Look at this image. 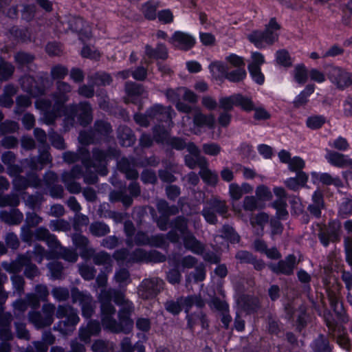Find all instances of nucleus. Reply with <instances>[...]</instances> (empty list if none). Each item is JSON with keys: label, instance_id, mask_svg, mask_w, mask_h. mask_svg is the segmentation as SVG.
<instances>
[{"label": "nucleus", "instance_id": "obj_1", "mask_svg": "<svg viewBox=\"0 0 352 352\" xmlns=\"http://www.w3.org/2000/svg\"><path fill=\"white\" fill-rule=\"evenodd\" d=\"M324 72L316 68H311L309 72V78L311 81L321 84L326 81L327 78L336 88H352V72L342 67L333 63H326L323 65Z\"/></svg>", "mask_w": 352, "mask_h": 352}, {"label": "nucleus", "instance_id": "obj_2", "mask_svg": "<svg viewBox=\"0 0 352 352\" xmlns=\"http://www.w3.org/2000/svg\"><path fill=\"white\" fill-rule=\"evenodd\" d=\"M281 25L275 16L271 17L263 30H254L247 36L250 43L258 50L266 49L273 45L279 38L278 32Z\"/></svg>", "mask_w": 352, "mask_h": 352}, {"label": "nucleus", "instance_id": "obj_3", "mask_svg": "<svg viewBox=\"0 0 352 352\" xmlns=\"http://www.w3.org/2000/svg\"><path fill=\"white\" fill-rule=\"evenodd\" d=\"M52 100L38 98L35 104L37 108L45 111L44 120L47 124L54 123L61 112H64L65 103L68 100L66 92L63 89H56L52 94Z\"/></svg>", "mask_w": 352, "mask_h": 352}, {"label": "nucleus", "instance_id": "obj_4", "mask_svg": "<svg viewBox=\"0 0 352 352\" xmlns=\"http://www.w3.org/2000/svg\"><path fill=\"white\" fill-rule=\"evenodd\" d=\"M64 116L65 127L67 129H69L76 123L85 127L93 120L92 109L88 102L65 106Z\"/></svg>", "mask_w": 352, "mask_h": 352}, {"label": "nucleus", "instance_id": "obj_5", "mask_svg": "<svg viewBox=\"0 0 352 352\" xmlns=\"http://www.w3.org/2000/svg\"><path fill=\"white\" fill-rule=\"evenodd\" d=\"M34 235L38 241H45L52 251L56 252L59 258L70 263L77 261L78 258L77 252L74 250L62 246L57 237L52 234L47 228L45 227L36 228Z\"/></svg>", "mask_w": 352, "mask_h": 352}, {"label": "nucleus", "instance_id": "obj_6", "mask_svg": "<svg viewBox=\"0 0 352 352\" xmlns=\"http://www.w3.org/2000/svg\"><path fill=\"white\" fill-rule=\"evenodd\" d=\"M92 157H90L89 153L86 157L82 159V164L86 169L94 168L96 172L101 175L107 174V164L109 159L117 158L120 155L119 151L114 147H109L104 151L99 148L92 149Z\"/></svg>", "mask_w": 352, "mask_h": 352}, {"label": "nucleus", "instance_id": "obj_7", "mask_svg": "<svg viewBox=\"0 0 352 352\" xmlns=\"http://www.w3.org/2000/svg\"><path fill=\"white\" fill-rule=\"evenodd\" d=\"M54 314L60 319L54 329L63 335L72 333L80 321L78 310L70 305H59Z\"/></svg>", "mask_w": 352, "mask_h": 352}, {"label": "nucleus", "instance_id": "obj_8", "mask_svg": "<svg viewBox=\"0 0 352 352\" xmlns=\"http://www.w3.org/2000/svg\"><path fill=\"white\" fill-rule=\"evenodd\" d=\"M56 306L50 302L43 304L41 311H32L28 314L29 321L36 329L50 327L54 322Z\"/></svg>", "mask_w": 352, "mask_h": 352}, {"label": "nucleus", "instance_id": "obj_9", "mask_svg": "<svg viewBox=\"0 0 352 352\" xmlns=\"http://www.w3.org/2000/svg\"><path fill=\"white\" fill-rule=\"evenodd\" d=\"M72 302H78L81 306V311L83 317L90 318L95 312L96 307V301L93 297L87 293L80 291L74 287L71 289Z\"/></svg>", "mask_w": 352, "mask_h": 352}, {"label": "nucleus", "instance_id": "obj_10", "mask_svg": "<svg viewBox=\"0 0 352 352\" xmlns=\"http://www.w3.org/2000/svg\"><path fill=\"white\" fill-rule=\"evenodd\" d=\"M164 285V281L157 277L145 278L138 287V296L144 300L153 298L163 289Z\"/></svg>", "mask_w": 352, "mask_h": 352}, {"label": "nucleus", "instance_id": "obj_11", "mask_svg": "<svg viewBox=\"0 0 352 352\" xmlns=\"http://www.w3.org/2000/svg\"><path fill=\"white\" fill-rule=\"evenodd\" d=\"M219 107L225 112L233 109L234 106L241 107L244 111H250L254 109L252 100L241 94H234L228 97H223L219 100Z\"/></svg>", "mask_w": 352, "mask_h": 352}, {"label": "nucleus", "instance_id": "obj_12", "mask_svg": "<svg viewBox=\"0 0 352 352\" xmlns=\"http://www.w3.org/2000/svg\"><path fill=\"white\" fill-rule=\"evenodd\" d=\"M166 257L158 251L151 250L146 251L142 248H136L130 253L128 263H161L165 261Z\"/></svg>", "mask_w": 352, "mask_h": 352}, {"label": "nucleus", "instance_id": "obj_13", "mask_svg": "<svg viewBox=\"0 0 352 352\" xmlns=\"http://www.w3.org/2000/svg\"><path fill=\"white\" fill-rule=\"evenodd\" d=\"M101 322L103 328L113 333H124V329L120 321L113 318L116 313V308L113 305H107L104 307H100Z\"/></svg>", "mask_w": 352, "mask_h": 352}, {"label": "nucleus", "instance_id": "obj_14", "mask_svg": "<svg viewBox=\"0 0 352 352\" xmlns=\"http://www.w3.org/2000/svg\"><path fill=\"white\" fill-rule=\"evenodd\" d=\"M317 227L319 230L318 237L324 246H327L330 241L336 242L339 240L340 223L338 221H331L328 226L317 224Z\"/></svg>", "mask_w": 352, "mask_h": 352}, {"label": "nucleus", "instance_id": "obj_15", "mask_svg": "<svg viewBox=\"0 0 352 352\" xmlns=\"http://www.w3.org/2000/svg\"><path fill=\"white\" fill-rule=\"evenodd\" d=\"M177 49L188 52L192 50L196 43V38L190 33L177 30L172 34L170 41Z\"/></svg>", "mask_w": 352, "mask_h": 352}, {"label": "nucleus", "instance_id": "obj_16", "mask_svg": "<svg viewBox=\"0 0 352 352\" xmlns=\"http://www.w3.org/2000/svg\"><path fill=\"white\" fill-rule=\"evenodd\" d=\"M188 151L189 154L185 155L184 162L188 168L194 169L199 166L200 169H203L205 166H208V163L206 158L201 155L200 150L194 142H190Z\"/></svg>", "mask_w": 352, "mask_h": 352}, {"label": "nucleus", "instance_id": "obj_17", "mask_svg": "<svg viewBox=\"0 0 352 352\" xmlns=\"http://www.w3.org/2000/svg\"><path fill=\"white\" fill-rule=\"evenodd\" d=\"M98 298L99 302L100 303V307H104L107 305H113L111 303L112 299L113 300L114 302L119 306L129 300L126 298L123 292L111 288L108 289H101Z\"/></svg>", "mask_w": 352, "mask_h": 352}, {"label": "nucleus", "instance_id": "obj_18", "mask_svg": "<svg viewBox=\"0 0 352 352\" xmlns=\"http://www.w3.org/2000/svg\"><path fill=\"white\" fill-rule=\"evenodd\" d=\"M87 85H82L78 88H94V87L109 86L113 82V77L111 74L98 70L87 76Z\"/></svg>", "mask_w": 352, "mask_h": 352}, {"label": "nucleus", "instance_id": "obj_19", "mask_svg": "<svg viewBox=\"0 0 352 352\" xmlns=\"http://www.w3.org/2000/svg\"><path fill=\"white\" fill-rule=\"evenodd\" d=\"M69 30L78 34L79 40L84 41L89 39L91 32L86 25V21L80 16H73L68 22Z\"/></svg>", "mask_w": 352, "mask_h": 352}, {"label": "nucleus", "instance_id": "obj_20", "mask_svg": "<svg viewBox=\"0 0 352 352\" xmlns=\"http://www.w3.org/2000/svg\"><path fill=\"white\" fill-rule=\"evenodd\" d=\"M172 113L174 114L171 107H164L161 104H156L147 110V116L151 120H156L158 122H172Z\"/></svg>", "mask_w": 352, "mask_h": 352}, {"label": "nucleus", "instance_id": "obj_21", "mask_svg": "<svg viewBox=\"0 0 352 352\" xmlns=\"http://www.w3.org/2000/svg\"><path fill=\"white\" fill-rule=\"evenodd\" d=\"M296 264V256L290 254L285 260L280 261L277 264H270L269 267L276 274H282L289 276L293 274Z\"/></svg>", "mask_w": 352, "mask_h": 352}, {"label": "nucleus", "instance_id": "obj_22", "mask_svg": "<svg viewBox=\"0 0 352 352\" xmlns=\"http://www.w3.org/2000/svg\"><path fill=\"white\" fill-rule=\"evenodd\" d=\"M208 69L213 80L221 85L226 80L228 67L221 60L212 61L208 65Z\"/></svg>", "mask_w": 352, "mask_h": 352}, {"label": "nucleus", "instance_id": "obj_23", "mask_svg": "<svg viewBox=\"0 0 352 352\" xmlns=\"http://www.w3.org/2000/svg\"><path fill=\"white\" fill-rule=\"evenodd\" d=\"M192 121L194 126L198 128L207 127L212 129L215 126L214 116L212 113H203L199 107H195L193 110Z\"/></svg>", "mask_w": 352, "mask_h": 352}, {"label": "nucleus", "instance_id": "obj_24", "mask_svg": "<svg viewBox=\"0 0 352 352\" xmlns=\"http://www.w3.org/2000/svg\"><path fill=\"white\" fill-rule=\"evenodd\" d=\"M13 316L10 312L0 313V340L10 342L14 336L11 331V323Z\"/></svg>", "mask_w": 352, "mask_h": 352}, {"label": "nucleus", "instance_id": "obj_25", "mask_svg": "<svg viewBox=\"0 0 352 352\" xmlns=\"http://www.w3.org/2000/svg\"><path fill=\"white\" fill-rule=\"evenodd\" d=\"M145 56L153 60H165L168 58V50L165 43L159 42L154 48L151 45L146 44L144 47Z\"/></svg>", "mask_w": 352, "mask_h": 352}, {"label": "nucleus", "instance_id": "obj_26", "mask_svg": "<svg viewBox=\"0 0 352 352\" xmlns=\"http://www.w3.org/2000/svg\"><path fill=\"white\" fill-rule=\"evenodd\" d=\"M100 331V322L97 320H90L86 326L81 327L79 329L78 337L85 343H89L91 337L98 336Z\"/></svg>", "mask_w": 352, "mask_h": 352}, {"label": "nucleus", "instance_id": "obj_27", "mask_svg": "<svg viewBox=\"0 0 352 352\" xmlns=\"http://www.w3.org/2000/svg\"><path fill=\"white\" fill-rule=\"evenodd\" d=\"M183 241L185 248L196 254H203L205 251V245L197 240L191 232L185 234L183 236Z\"/></svg>", "mask_w": 352, "mask_h": 352}, {"label": "nucleus", "instance_id": "obj_28", "mask_svg": "<svg viewBox=\"0 0 352 352\" xmlns=\"http://www.w3.org/2000/svg\"><path fill=\"white\" fill-rule=\"evenodd\" d=\"M160 5L159 0H148L142 4L140 11L146 20L155 21L157 19V10Z\"/></svg>", "mask_w": 352, "mask_h": 352}, {"label": "nucleus", "instance_id": "obj_29", "mask_svg": "<svg viewBox=\"0 0 352 352\" xmlns=\"http://www.w3.org/2000/svg\"><path fill=\"white\" fill-rule=\"evenodd\" d=\"M323 193L321 190H316L312 196V203L309 205L308 210L314 216L320 217L321 210L324 208Z\"/></svg>", "mask_w": 352, "mask_h": 352}, {"label": "nucleus", "instance_id": "obj_30", "mask_svg": "<svg viewBox=\"0 0 352 352\" xmlns=\"http://www.w3.org/2000/svg\"><path fill=\"white\" fill-rule=\"evenodd\" d=\"M92 129L98 140L108 138L113 132L111 124L104 120H96Z\"/></svg>", "mask_w": 352, "mask_h": 352}, {"label": "nucleus", "instance_id": "obj_31", "mask_svg": "<svg viewBox=\"0 0 352 352\" xmlns=\"http://www.w3.org/2000/svg\"><path fill=\"white\" fill-rule=\"evenodd\" d=\"M0 219L8 225H19L23 220V214L18 209H12L10 212H0Z\"/></svg>", "mask_w": 352, "mask_h": 352}, {"label": "nucleus", "instance_id": "obj_32", "mask_svg": "<svg viewBox=\"0 0 352 352\" xmlns=\"http://www.w3.org/2000/svg\"><path fill=\"white\" fill-rule=\"evenodd\" d=\"M327 159L332 165L338 167H352V160L347 159L346 156L336 151H329Z\"/></svg>", "mask_w": 352, "mask_h": 352}, {"label": "nucleus", "instance_id": "obj_33", "mask_svg": "<svg viewBox=\"0 0 352 352\" xmlns=\"http://www.w3.org/2000/svg\"><path fill=\"white\" fill-rule=\"evenodd\" d=\"M118 169L125 174L128 179L136 180L138 178V172L133 168V164L129 159L126 157L122 158L118 162Z\"/></svg>", "mask_w": 352, "mask_h": 352}, {"label": "nucleus", "instance_id": "obj_34", "mask_svg": "<svg viewBox=\"0 0 352 352\" xmlns=\"http://www.w3.org/2000/svg\"><path fill=\"white\" fill-rule=\"evenodd\" d=\"M26 254H19L17 258L8 263V262H3L1 264L2 267L8 273L14 274V275H17L16 274L19 273L22 268L23 267V263L25 261Z\"/></svg>", "mask_w": 352, "mask_h": 352}, {"label": "nucleus", "instance_id": "obj_35", "mask_svg": "<svg viewBox=\"0 0 352 352\" xmlns=\"http://www.w3.org/2000/svg\"><path fill=\"white\" fill-rule=\"evenodd\" d=\"M309 72L305 64H297L294 69V80L299 86H304L309 80Z\"/></svg>", "mask_w": 352, "mask_h": 352}, {"label": "nucleus", "instance_id": "obj_36", "mask_svg": "<svg viewBox=\"0 0 352 352\" xmlns=\"http://www.w3.org/2000/svg\"><path fill=\"white\" fill-rule=\"evenodd\" d=\"M118 137L124 146H131L135 141V137L130 128L126 126H120L118 129Z\"/></svg>", "mask_w": 352, "mask_h": 352}, {"label": "nucleus", "instance_id": "obj_37", "mask_svg": "<svg viewBox=\"0 0 352 352\" xmlns=\"http://www.w3.org/2000/svg\"><path fill=\"white\" fill-rule=\"evenodd\" d=\"M109 226L103 221H95L89 224V232L95 237H103L110 233Z\"/></svg>", "mask_w": 352, "mask_h": 352}, {"label": "nucleus", "instance_id": "obj_38", "mask_svg": "<svg viewBox=\"0 0 352 352\" xmlns=\"http://www.w3.org/2000/svg\"><path fill=\"white\" fill-rule=\"evenodd\" d=\"M239 303L241 304L243 309L250 313L256 312L261 308L259 299L254 296H242L239 300Z\"/></svg>", "mask_w": 352, "mask_h": 352}, {"label": "nucleus", "instance_id": "obj_39", "mask_svg": "<svg viewBox=\"0 0 352 352\" xmlns=\"http://www.w3.org/2000/svg\"><path fill=\"white\" fill-rule=\"evenodd\" d=\"M89 151L85 148H80L76 152L66 151L63 153V161L69 164L76 163L79 160L82 161L83 157H87Z\"/></svg>", "mask_w": 352, "mask_h": 352}, {"label": "nucleus", "instance_id": "obj_40", "mask_svg": "<svg viewBox=\"0 0 352 352\" xmlns=\"http://www.w3.org/2000/svg\"><path fill=\"white\" fill-rule=\"evenodd\" d=\"M23 264L25 267L23 274L27 278L33 280L35 277L40 276L41 272L38 267L32 262V257L28 253H26Z\"/></svg>", "mask_w": 352, "mask_h": 352}, {"label": "nucleus", "instance_id": "obj_41", "mask_svg": "<svg viewBox=\"0 0 352 352\" xmlns=\"http://www.w3.org/2000/svg\"><path fill=\"white\" fill-rule=\"evenodd\" d=\"M180 301L182 305L185 307V311L187 314H188L190 309L193 305H195L199 308H203L205 306V302L200 295L180 297Z\"/></svg>", "mask_w": 352, "mask_h": 352}, {"label": "nucleus", "instance_id": "obj_42", "mask_svg": "<svg viewBox=\"0 0 352 352\" xmlns=\"http://www.w3.org/2000/svg\"><path fill=\"white\" fill-rule=\"evenodd\" d=\"M35 56L30 52L19 51L14 55V61L18 67H23L34 62Z\"/></svg>", "mask_w": 352, "mask_h": 352}, {"label": "nucleus", "instance_id": "obj_43", "mask_svg": "<svg viewBox=\"0 0 352 352\" xmlns=\"http://www.w3.org/2000/svg\"><path fill=\"white\" fill-rule=\"evenodd\" d=\"M275 61L277 65L285 68H289L292 66V59L286 49L278 50L274 54Z\"/></svg>", "mask_w": 352, "mask_h": 352}, {"label": "nucleus", "instance_id": "obj_44", "mask_svg": "<svg viewBox=\"0 0 352 352\" xmlns=\"http://www.w3.org/2000/svg\"><path fill=\"white\" fill-rule=\"evenodd\" d=\"M206 278V267L204 263H199L195 266V270L186 276V284L190 283L192 280L195 283L204 280Z\"/></svg>", "mask_w": 352, "mask_h": 352}, {"label": "nucleus", "instance_id": "obj_45", "mask_svg": "<svg viewBox=\"0 0 352 352\" xmlns=\"http://www.w3.org/2000/svg\"><path fill=\"white\" fill-rule=\"evenodd\" d=\"M188 219L184 216H178L170 221V226L176 231H178L184 236L187 233L190 232L188 230Z\"/></svg>", "mask_w": 352, "mask_h": 352}, {"label": "nucleus", "instance_id": "obj_46", "mask_svg": "<svg viewBox=\"0 0 352 352\" xmlns=\"http://www.w3.org/2000/svg\"><path fill=\"white\" fill-rule=\"evenodd\" d=\"M14 72V65L9 61L1 59L0 60V82L9 80Z\"/></svg>", "mask_w": 352, "mask_h": 352}, {"label": "nucleus", "instance_id": "obj_47", "mask_svg": "<svg viewBox=\"0 0 352 352\" xmlns=\"http://www.w3.org/2000/svg\"><path fill=\"white\" fill-rule=\"evenodd\" d=\"M307 179V175L304 172L299 171L296 177H292L286 181V186L291 190H296L300 186L305 185Z\"/></svg>", "mask_w": 352, "mask_h": 352}, {"label": "nucleus", "instance_id": "obj_48", "mask_svg": "<svg viewBox=\"0 0 352 352\" xmlns=\"http://www.w3.org/2000/svg\"><path fill=\"white\" fill-rule=\"evenodd\" d=\"M153 139L157 143L167 144L170 138V133L164 126L156 125L153 129Z\"/></svg>", "mask_w": 352, "mask_h": 352}, {"label": "nucleus", "instance_id": "obj_49", "mask_svg": "<svg viewBox=\"0 0 352 352\" xmlns=\"http://www.w3.org/2000/svg\"><path fill=\"white\" fill-rule=\"evenodd\" d=\"M312 348L314 352H331L332 351L328 338L322 334L319 335L314 340Z\"/></svg>", "mask_w": 352, "mask_h": 352}, {"label": "nucleus", "instance_id": "obj_50", "mask_svg": "<svg viewBox=\"0 0 352 352\" xmlns=\"http://www.w3.org/2000/svg\"><path fill=\"white\" fill-rule=\"evenodd\" d=\"M9 32L18 42L27 43L30 40V34L26 28H20L17 26H12Z\"/></svg>", "mask_w": 352, "mask_h": 352}, {"label": "nucleus", "instance_id": "obj_51", "mask_svg": "<svg viewBox=\"0 0 352 352\" xmlns=\"http://www.w3.org/2000/svg\"><path fill=\"white\" fill-rule=\"evenodd\" d=\"M69 74L68 67L58 63L51 67L50 76L54 80H63Z\"/></svg>", "mask_w": 352, "mask_h": 352}, {"label": "nucleus", "instance_id": "obj_52", "mask_svg": "<svg viewBox=\"0 0 352 352\" xmlns=\"http://www.w3.org/2000/svg\"><path fill=\"white\" fill-rule=\"evenodd\" d=\"M247 77L245 68H236L232 71L228 69L226 80L230 82L239 83L243 82Z\"/></svg>", "mask_w": 352, "mask_h": 352}, {"label": "nucleus", "instance_id": "obj_53", "mask_svg": "<svg viewBox=\"0 0 352 352\" xmlns=\"http://www.w3.org/2000/svg\"><path fill=\"white\" fill-rule=\"evenodd\" d=\"M80 54L82 58L94 61H99L102 56V54L98 50L92 48L87 44L82 46Z\"/></svg>", "mask_w": 352, "mask_h": 352}, {"label": "nucleus", "instance_id": "obj_54", "mask_svg": "<svg viewBox=\"0 0 352 352\" xmlns=\"http://www.w3.org/2000/svg\"><path fill=\"white\" fill-rule=\"evenodd\" d=\"M207 206L214 212L222 215L223 217H227L226 214L228 213V207L225 201L212 199L207 202Z\"/></svg>", "mask_w": 352, "mask_h": 352}, {"label": "nucleus", "instance_id": "obj_55", "mask_svg": "<svg viewBox=\"0 0 352 352\" xmlns=\"http://www.w3.org/2000/svg\"><path fill=\"white\" fill-rule=\"evenodd\" d=\"M50 228L53 231L69 232L72 229L71 223L64 219H57L50 222Z\"/></svg>", "mask_w": 352, "mask_h": 352}, {"label": "nucleus", "instance_id": "obj_56", "mask_svg": "<svg viewBox=\"0 0 352 352\" xmlns=\"http://www.w3.org/2000/svg\"><path fill=\"white\" fill-rule=\"evenodd\" d=\"M20 203L19 197L17 194L10 193L7 195L0 194V206L16 207Z\"/></svg>", "mask_w": 352, "mask_h": 352}, {"label": "nucleus", "instance_id": "obj_57", "mask_svg": "<svg viewBox=\"0 0 352 352\" xmlns=\"http://www.w3.org/2000/svg\"><path fill=\"white\" fill-rule=\"evenodd\" d=\"M45 52L50 57L60 56L63 54V47L58 41H49L45 47Z\"/></svg>", "mask_w": 352, "mask_h": 352}, {"label": "nucleus", "instance_id": "obj_58", "mask_svg": "<svg viewBox=\"0 0 352 352\" xmlns=\"http://www.w3.org/2000/svg\"><path fill=\"white\" fill-rule=\"evenodd\" d=\"M37 86L40 88H52L53 80L47 72H39L36 75Z\"/></svg>", "mask_w": 352, "mask_h": 352}, {"label": "nucleus", "instance_id": "obj_59", "mask_svg": "<svg viewBox=\"0 0 352 352\" xmlns=\"http://www.w3.org/2000/svg\"><path fill=\"white\" fill-rule=\"evenodd\" d=\"M132 314H124L118 312V320L124 329V333H129L133 327V320L131 318Z\"/></svg>", "mask_w": 352, "mask_h": 352}, {"label": "nucleus", "instance_id": "obj_60", "mask_svg": "<svg viewBox=\"0 0 352 352\" xmlns=\"http://www.w3.org/2000/svg\"><path fill=\"white\" fill-rule=\"evenodd\" d=\"M327 296L333 311L338 316H341L343 312V307L342 305L339 304V298L336 293L332 290H328Z\"/></svg>", "mask_w": 352, "mask_h": 352}, {"label": "nucleus", "instance_id": "obj_61", "mask_svg": "<svg viewBox=\"0 0 352 352\" xmlns=\"http://www.w3.org/2000/svg\"><path fill=\"white\" fill-rule=\"evenodd\" d=\"M78 271L81 276L86 280H93L96 273V270L94 266L86 263L79 265Z\"/></svg>", "mask_w": 352, "mask_h": 352}, {"label": "nucleus", "instance_id": "obj_62", "mask_svg": "<svg viewBox=\"0 0 352 352\" xmlns=\"http://www.w3.org/2000/svg\"><path fill=\"white\" fill-rule=\"evenodd\" d=\"M199 175L202 179L208 184L215 186L218 182L219 178L217 174L209 170L208 166H205L203 169H201Z\"/></svg>", "mask_w": 352, "mask_h": 352}, {"label": "nucleus", "instance_id": "obj_63", "mask_svg": "<svg viewBox=\"0 0 352 352\" xmlns=\"http://www.w3.org/2000/svg\"><path fill=\"white\" fill-rule=\"evenodd\" d=\"M208 305L212 310L217 311L219 313L224 312L229 310L228 304L225 301L221 300L219 298L214 296L208 302Z\"/></svg>", "mask_w": 352, "mask_h": 352}, {"label": "nucleus", "instance_id": "obj_64", "mask_svg": "<svg viewBox=\"0 0 352 352\" xmlns=\"http://www.w3.org/2000/svg\"><path fill=\"white\" fill-rule=\"evenodd\" d=\"M78 140L83 145H89L98 141L92 129L90 131H81L78 136Z\"/></svg>", "mask_w": 352, "mask_h": 352}]
</instances>
